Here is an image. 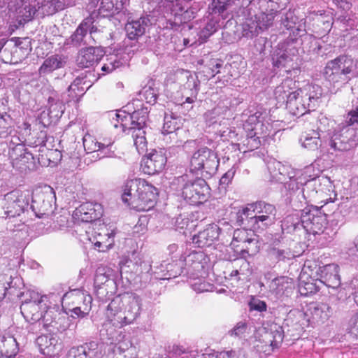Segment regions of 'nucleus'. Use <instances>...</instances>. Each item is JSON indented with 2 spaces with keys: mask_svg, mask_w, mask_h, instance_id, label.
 I'll use <instances>...</instances> for the list:
<instances>
[{
  "mask_svg": "<svg viewBox=\"0 0 358 358\" xmlns=\"http://www.w3.org/2000/svg\"><path fill=\"white\" fill-rule=\"evenodd\" d=\"M276 208L270 203L259 201L248 204L238 212L242 220H247L254 230H264L274 224Z\"/></svg>",
  "mask_w": 358,
  "mask_h": 358,
  "instance_id": "obj_4",
  "label": "nucleus"
},
{
  "mask_svg": "<svg viewBox=\"0 0 358 358\" xmlns=\"http://www.w3.org/2000/svg\"><path fill=\"white\" fill-rule=\"evenodd\" d=\"M95 239L96 241L94 242L92 241V243H94L95 248L99 252H105L113 245V238L110 236L109 233H106L104 235L99 234L98 236L95 237Z\"/></svg>",
  "mask_w": 358,
  "mask_h": 358,
  "instance_id": "obj_45",
  "label": "nucleus"
},
{
  "mask_svg": "<svg viewBox=\"0 0 358 358\" xmlns=\"http://www.w3.org/2000/svg\"><path fill=\"white\" fill-rule=\"evenodd\" d=\"M268 256L271 259L278 262L290 259L294 257L289 250H282L275 247H272L269 249Z\"/></svg>",
  "mask_w": 358,
  "mask_h": 358,
  "instance_id": "obj_50",
  "label": "nucleus"
},
{
  "mask_svg": "<svg viewBox=\"0 0 358 358\" xmlns=\"http://www.w3.org/2000/svg\"><path fill=\"white\" fill-rule=\"evenodd\" d=\"M101 206L85 203L76 208L73 213V217L83 222H91L101 216Z\"/></svg>",
  "mask_w": 358,
  "mask_h": 358,
  "instance_id": "obj_26",
  "label": "nucleus"
},
{
  "mask_svg": "<svg viewBox=\"0 0 358 358\" xmlns=\"http://www.w3.org/2000/svg\"><path fill=\"white\" fill-rule=\"evenodd\" d=\"M324 182L322 180H311L308 182H306V187L303 189V196L306 200L312 201L317 199V196L320 195L323 190L320 188L322 183Z\"/></svg>",
  "mask_w": 358,
  "mask_h": 358,
  "instance_id": "obj_39",
  "label": "nucleus"
},
{
  "mask_svg": "<svg viewBox=\"0 0 358 358\" xmlns=\"http://www.w3.org/2000/svg\"><path fill=\"white\" fill-rule=\"evenodd\" d=\"M141 299L135 294L115 297L106 310L107 320L114 326L122 327L133 322L140 315Z\"/></svg>",
  "mask_w": 358,
  "mask_h": 358,
  "instance_id": "obj_2",
  "label": "nucleus"
},
{
  "mask_svg": "<svg viewBox=\"0 0 358 358\" xmlns=\"http://www.w3.org/2000/svg\"><path fill=\"white\" fill-rule=\"evenodd\" d=\"M27 205V195L20 191H12L4 196L3 208L6 217L19 216Z\"/></svg>",
  "mask_w": 358,
  "mask_h": 358,
  "instance_id": "obj_15",
  "label": "nucleus"
},
{
  "mask_svg": "<svg viewBox=\"0 0 358 358\" xmlns=\"http://www.w3.org/2000/svg\"><path fill=\"white\" fill-rule=\"evenodd\" d=\"M279 169V176L282 178L283 182L285 180L286 178H288L289 180H294L296 177V171L293 170L289 166L282 164L281 162L278 161H274L269 164L268 169Z\"/></svg>",
  "mask_w": 358,
  "mask_h": 358,
  "instance_id": "obj_44",
  "label": "nucleus"
},
{
  "mask_svg": "<svg viewBox=\"0 0 358 358\" xmlns=\"http://www.w3.org/2000/svg\"><path fill=\"white\" fill-rule=\"evenodd\" d=\"M220 232V228L217 224H208L206 229L193 236V243L200 248L210 246L218 238Z\"/></svg>",
  "mask_w": 358,
  "mask_h": 358,
  "instance_id": "obj_27",
  "label": "nucleus"
},
{
  "mask_svg": "<svg viewBox=\"0 0 358 358\" xmlns=\"http://www.w3.org/2000/svg\"><path fill=\"white\" fill-rule=\"evenodd\" d=\"M13 123V120L9 115H0V138H6L12 134Z\"/></svg>",
  "mask_w": 358,
  "mask_h": 358,
  "instance_id": "obj_49",
  "label": "nucleus"
},
{
  "mask_svg": "<svg viewBox=\"0 0 358 358\" xmlns=\"http://www.w3.org/2000/svg\"><path fill=\"white\" fill-rule=\"evenodd\" d=\"M0 7L7 8L20 25L31 20L36 14L35 1L32 0H0Z\"/></svg>",
  "mask_w": 358,
  "mask_h": 358,
  "instance_id": "obj_9",
  "label": "nucleus"
},
{
  "mask_svg": "<svg viewBox=\"0 0 358 358\" xmlns=\"http://www.w3.org/2000/svg\"><path fill=\"white\" fill-rule=\"evenodd\" d=\"M166 163V157L163 150H153L141 162L143 171L153 175L162 171Z\"/></svg>",
  "mask_w": 358,
  "mask_h": 358,
  "instance_id": "obj_17",
  "label": "nucleus"
},
{
  "mask_svg": "<svg viewBox=\"0 0 358 358\" xmlns=\"http://www.w3.org/2000/svg\"><path fill=\"white\" fill-rule=\"evenodd\" d=\"M113 280L110 278V275L106 268H99L94 277V286L99 289H101L103 285L113 284Z\"/></svg>",
  "mask_w": 358,
  "mask_h": 358,
  "instance_id": "obj_47",
  "label": "nucleus"
},
{
  "mask_svg": "<svg viewBox=\"0 0 358 358\" xmlns=\"http://www.w3.org/2000/svg\"><path fill=\"white\" fill-rule=\"evenodd\" d=\"M293 279L287 276H278L268 284L269 292L277 299L287 297L294 289Z\"/></svg>",
  "mask_w": 358,
  "mask_h": 358,
  "instance_id": "obj_23",
  "label": "nucleus"
},
{
  "mask_svg": "<svg viewBox=\"0 0 358 358\" xmlns=\"http://www.w3.org/2000/svg\"><path fill=\"white\" fill-rule=\"evenodd\" d=\"M183 269L190 276L202 275L205 273L204 268L207 264V258L201 252H192L184 259Z\"/></svg>",
  "mask_w": 358,
  "mask_h": 358,
  "instance_id": "obj_20",
  "label": "nucleus"
},
{
  "mask_svg": "<svg viewBox=\"0 0 358 358\" xmlns=\"http://www.w3.org/2000/svg\"><path fill=\"white\" fill-rule=\"evenodd\" d=\"M164 135H169L170 143L173 145L180 146L185 143L186 137V131L184 129L176 130V131L167 132Z\"/></svg>",
  "mask_w": 358,
  "mask_h": 358,
  "instance_id": "obj_55",
  "label": "nucleus"
},
{
  "mask_svg": "<svg viewBox=\"0 0 358 358\" xmlns=\"http://www.w3.org/2000/svg\"><path fill=\"white\" fill-rule=\"evenodd\" d=\"M136 112H141V110H136ZM136 113L134 111L131 115L130 114H125L124 113H115L116 120L118 122H120V125L122 127V130L124 132H127L128 130V123L130 122L131 126H132V120L131 119H127L126 120V116H128L129 117H131L134 115V113Z\"/></svg>",
  "mask_w": 358,
  "mask_h": 358,
  "instance_id": "obj_61",
  "label": "nucleus"
},
{
  "mask_svg": "<svg viewBox=\"0 0 358 358\" xmlns=\"http://www.w3.org/2000/svg\"><path fill=\"white\" fill-rule=\"evenodd\" d=\"M263 31L254 18L248 19L243 24L242 35L248 38H252L258 36Z\"/></svg>",
  "mask_w": 358,
  "mask_h": 358,
  "instance_id": "obj_43",
  "label": "nucleus"
},
{
  "mask_svg": "<svg viewBox=\"0 0 358 358\" xmlns=\"http://www.w3.org/2000/svg\"><path fill=\"white\" fill-rule=\"evenodd\" d=\"M61 299L63 306H65L67 308L91 304L92 300L91 296L85 294L79 289H73L66 292Z\"/></svg>",
  "mask_w": 358,
  "mask_h": 358,
  "instance_id": "obj_29",
  "label": "nucleus"
},
{
  "mask_svg": "<svg viewBox=\"0 0 358 358\" xmlns=\"http://www.w3.org/2000/svg\"><path fill=\"white\" fill-rule=\"evenodd\" d=\"M25 139L24 138H20L15 135L11 136L10 145H13L12 152L10 153L11 157H13V154H17L18 152H22L25 148L24 143Z\"/></svg>",
  "mask_w": 358,
  "mask_h": 358,
  "instance_id": "obj_59",
  "label": "nucleus"
},
{
  "mask_svg": "<svg viewBox=\"0 0 358 358\" xmlns=\"http://www.w3.org/2000/svg\"><path fill=\"white\" fill-rule=\"evenodd\" d=\"M275 99L278 102L286 103V107L294 115H304V104H298L300 88L296 90V83L290 78H287L278 85L274 92Z\"/></svg>",
  "mask_w": 358,
  "mask_h": 358,
  "instance_id": "obj_5",
  "label": "nucleus"
},
{
  "mask_svg": "<svg viewBox=\"0 0 358 358\" xmlns=\"http://www.w3.org/2000/svg\"><path fill=\"white\" fill-rule=\"evenodd\" d=\"M259 4L260 12L255 15V19L264 31L273 24L276 12L273 8V1L259 0Z\"/></svg>",
  "mask_w": 358,
  "mask_h": 358,
  "instance_id": "obj_22",
  "label": "nucleus"
},
{
  "mask_svg": "<svg viewBox=\"0 0 358 358\" xmlns=\"http://www.w3.org/2000/svg\"><path fill=\"white\" fill-rule=\"evenodd\" d=\"M216 31L215 23L209 22L199 33V43H203Z\"/></svg>",
  "mask_w": 358,
  "mask_h": 358,
  "instance_id": "obj_58",
  "label": "nucleus"
},
{
  "mask_svg": "<svg viewBox=\"0 0 358 358\" xmlns=\"http://www.w3.org/2000/svg\"><path fill=\"white\" fill-rule=\"evenodd\" d=\"M262 141H263L260 138L255 136V134L250 131L246 139L244 141L243 145L245 146L246 149L248 150H253L259 148L262 143Z\"/></svg>",
  "mask_w": 358,
  "mask_h": 358,
  "instance_id": "obj_57",
  "label": "nucleus"
},
{
  "mask_svg": "<svg viewBox=\"0 0 358 358\" xmlns=\"http://www.w3.org/2000/svg\"><path fill=\"white\" fill-rule=\"evenodd\" d=\"M29 299L21 305V313L24 319L29 322H36L41 321L43 312L42 308H46L45 301L48 296L45 295L41 296L38 292L34 291H28L26 294Z\"/></svg>",
  "mask_w": 358,
  "mask_h": 358,
  "instance_id": "obj_10",
  "label": "nucleus"
},
{
  "mask_svg": "<svg viewBox=\"0 0 358 358\" xmlns=\"http://www.w3.org/2000/svg\"><path fill=\"white\" fill-rule=\"evenodd\" d=\"M322 94V88L317 85L307 84L300 88V98L302 101L300 104H304V114L307 111L314 110Z\"/></svg>",
  "mask_w": 358,
  "mask_h": 358,
  "instance_id": "obj_21",
  "label": "nucleus"
},
{
  "mask_svg": "<svg viewBox=\"0 0 358 358\" xmlns=\"http://www.w3.org/2000/svg\"><path fill=\"white\" fill-rule=\"evenodd\" d=\"M193 278L190 281L192 288L197 293L204 292H212L213 290V285L206 282L203 278H199L198 275L192 276Z\"/></svg>",
  "mask_w": 358,
  "mask_h": 358,
  "instance_id": "obj_46",
  "label": "nucleus"
},
{
  "mask_svg": "<svg viewBox=\"0 0 358 358\" xmlns=\"http://www.w3.org/2000/svg\"><path fill=\"white\" fill-rule=\"evenodd\" d=\"M254 241V238L249 237L248 231L244 229H238L234 231L233 235V240L231 243L233 247H237L238 245L237 243H241L243 244L251 243Z\"/></svg>",
  "mask_w": 358,
  "mask_h": 358,
  "instance_id": "obj_48",
  "label": "nucleus"
},
{
  "mask_svg": "<svg viewBox=\"0 0 358 358\" xmlns=\"http://www.w3.org/2000/svg\"><path fill=\"white\" fill-rule=\"evenodd\" d=\"M36 15L41 17L51 15L62 10L60 0H43L37 3Z\"/></svg>",
  "mask_w": 358,
  "mask_h": 358,
  "instance_id": "obj_37",
  "label": "nucleus"
},
{
  "mask_svg": "<svg viewBox=\"0 0 358 358\" xmlns=\"http://www.w3.org/2000/svg\"><path fill=\"white\" fill-rule=\"evenodd\" d=\"M320 171L315 167L314 165L310 164L306 166L303 170H298L296 171L295 180L297 183L303 185L306 182L311 181V180H322L324 182H327V179L322 177L319 178Z\"/></svg>",
  "mask_w": 358,
  "mask_h": 358,
  "instance_id": "obj_35",
  "label": "nucleus"
},
{
  "mask_svg": "<svg viewBox=\"0 0 358 358\" xmlns=\"http://www.w3.org/2000/svg\"><path fill=\"white\" fill-rule=\"evenodd\" d=\"M17 352V343L13 336H0V358H12Z\"/></svg>",
  "mask_w": 358,
  "mask_h": 358,
  "instance_id": "obj_33",
  "label": "nucleus"
},
{
  "mask_svg": "<svg viewBox=\"0 0 358 358\" xmlns=\"http://www.w3.org/2000/svg\"><path fill=\"white\" fill-rule=\"evenodd\" d=\"M106 60L107 62L101 67V70L104 73H110L122 64L117 55H111Z\"/></svg>",
  "mask_w": 358,
  "mask_h": 358,
  "instance_id": "obj_56",
  "label": "nucleus"
},
{
  "mask_svg": "<svg viewBox=\"0 0 358 358\" xmlns=\"http://www.w3.org/2000/svg\"><path fill=\"white\" fill-rule=\"evenodd\" d=\"M140 95L147 103L154 104L157 100V92L154 87L148 85L143 88L140 92Z\"/></svg>",
  "mask_w": 358,
  "mask_h": 358,
  "instance_id": "obj_54",
  "label": "nucleus"
},
{
  "mask_svg": "<svg viewBox=\"0 0 358 358\" xmlns=\"http://www.w3.org/2000/svg\"><path fill=\"white\" fill-rule=\"evenodd\" d=\"M301 223L308 233L316 235L324 232L327 220L317 210L313 212L303 210L301 215Z\"/></svg>",
  "mask_w": 358,
  "mask_h": 358,
  "instance_id": "obj_18",
  "label": "nucleus"
},
{
  "mask_svg": "<svg viewBox=\"0 0 358 358\" xmlns=\"http://www.w3.org/2000/svg\"><path fill=\"white\" fill-rule=\"evenodd\" d=\"M74 315L78 317H83L88 314L91 310V304H85L83 306H78L72 308H68Z\"/></svg>",
  "mask_w": 358,
  "mask_h": 358,
  "instance_id": "obj_63",
  "label": "nucleus"
},
{
  "mask_svg": "<svg viewBox=\"0 0 358 358\" xmlns=\"http://www.w3.org/2000/svg\"><path fill=\"white\" fill-rule=\"evenodd\" d=\"M40 352L44 355L54 357L59 348L58 339L52 334L41 335L36 339Z\"/></svg>",
  "mask_w": 358,
  "mask_h": 358,
  "instance_id": "obj_30",
  "label": "nucleus"
},
{
  "mask_svg": "<svg viewBox=\"0 0 358 358\" xmlns=\"http://www.w3.org/2000/svg\"><path fill=\"white\" fill-rule=\"evenodd\" d=\"M46 308L41 320L43 327L53 333L65 331L69 326L68 314L60 310L58 306Z\"/></svg>",
  "mask_w": 358,
  "mask_h": 358,
  "instance_id": "obj_14",
  "label": "nucleus"
},
{
  "mask_svg": "<svg viewBox=\"0 0 358 358\" xmlns=\"http://www.w3.org/2000/svg\"><path fill=\"white\" fill-rule=\"evenodd\" d=\"M217 154L207 147L201 148L192 156L190 169L192 172L200 171L202 175L212 176L219 166Z\"/></svg>",
  "mask_w": 358,
  "mask_h": 358,
  "instance_id": "obj_6",
  "label": "nucleus"
},
{
  "mask_svg": "<svg viewBox=\"0 0 358 358\" xmlns=\"http://www.w3.org/2000/svg\"><path fill=\"white\" fill-rule=\"evenodd\" d=\"M89 20H84L70 37L71 43L73 45L89 43L86 37L88 33Z\"/></svg>",
  "mask_w": 358,
  "mask_h": 358,
  "instance_id": "obj_40",
  "label": "nucleus"
},
{
  "mask_svg": "<svg viewBox=\"0 0 358 358\" xmlns=\"http://www.w3.org/2000/svg\"><path fill=\"white\" fill-rule=\"evenodd\" d=\"M147 114V110L142 109L141 112L134 113L131 117L126 116V120H132V126L128 128L126 133L131 135L134 144L139 153L145 150L147 145L145 131L143 129L148 119Z\"/></svg>",
  "mask_w": 358,
  "mask_h": 358,
  "instance_id": "obj_12",
  "label": "nucleus"
},
{
  "mask_svg": "<svg viewBox=\"0 0 358 358\" xmlns=\"http://www.w3.org/2000/svg\"><path fill=\"white\" fill-rule=\"evenodd\" d=\"M85 82L83 78H77L69 87V92L72 98H76L80 95L84 94L85 88L84 87Z\"/></svg>",
  "mask_w": 358,
  "mask_h": 358,
  "instance_id": "obj_53",
  "label": "nucleus"
},
{
  "mask_svg": "<svg viewBox=\"0 0 358 358\" xmlns=\"http://www.w3.org/2000/svg\"><path fill=\"white\" fill-rule=\"evenodd\" d=\"M56 196L50 186L36 189L32 195L31 208L38 217H50L55 209Z\"/></svg>",
  "mask_w": 358,
  "mask_h": 358,
  "instance_id": "obj_8",
  "label": "nucleus"
},
{
  "mask_svg": "<svg viewBox=\"0 0 358 358\" xmlns=\"http://www.w3.org/2000/svg\"><path fill=\"white\" fill-rule=\"evenodd\" d=\"M320 281L329 287H337L340 285V277L338 266L335 264H328L319 268Z\"/></svg>",
  "mask_w": 358,
  "mask_h": 358,
  "instance_id": "obj_32",
  "label": "nucleus"
},
{
  "mask_svg": "<svg viewBox=\"0 0 358 358\" xmlns=\"http://www.w3.org/2000/svg\"><path fill=\"white\" fill-rule=\"evenodd\" d=\"M260 115V113H256L249 116L245 127L248 130L252 131L255 136H258L263 142H265L275 132L273 131L272 126L268 122H263L259 120Z\"/></svg>",
  "mask_w": 358,
  "mask_h": 358,
  "instance_id": "obj_19",
  "label": "nucleus"
},
{
  "mask_svg": "<svg viewBox=\"0 0 358 358\" xmlns=\"http://www.w3.org/2000/svg\"><path fill=\"white\" fill-rule=\"evenodd\" d=\"M175 76L180 83L185 81L183 84V95L185 96V101L182 105H185L186 103H194L199 90L200 82L197 77L189 71L182 69L177 71Z\"/></svg>",
  "mask_w": 358,
  "mask_h": 358,
  "instance_id": "obj_16",
  "label": "nucleus"
},
{
  "mask_svg": "<svg viewBox=\"0 0 358 358\" xmlns=\"http://www.w3.org/2000/svg\"><path fill=\"white\" fill-rule=\"evenodd\" d=\"M157 194V189L145 180H131L127 182L122 199L136 210L147 211L155 206Z\"/></svg>",
  "mask_w": 358,
  "mask_h": 358,
  "instance_id": "obj_3",
  "label": "nucleus"
},
{
  "mask_svg": "<svg viewBox=\"0 0 358 358\" xmlns=\"http://www.w3.org/2000/svg\"><path fill=\"white\" fill-rule=\"evenodd\" d=\"M99 142L103 148V157H113L114 151L111 150V146L114 140L110 137L103 138Z\"/></svg>",
  "mask_w": 358,
  "mask_h": 358,
  "instance_id": "obj_62",
  "label": "nucleus"
},
{
  "mask_svg": "<svg viewBox=\"0 0 358 358\" xmlns=\"http://www.w3.org/2000/svg\"><path fill=\"white\" fill-rule=\"evenodd\" d=\"M87 358H101L103 355L102 345L95 341L84 345Z\"/></svg>",
  "mask_w": 358,
  "mask_h": 358,
  "instance_id": "obj_52",
  "label": "nucleus"
},
{
  "mask_svg": "<svg viewBox=\"0 0 358 358\" xmlns=\"http://www.w3.org/2000/svg\"><path fill=\"white\" fill-rule=\"evenodd\" d=\"M266 343H269L273 348H277L283 340V334L280 327L278 329L266 334Z\"/></svg>",
  "mask_w": 358,
  "mask_h": 358,
  "instance_id": "obj_51",
  "label": "nucleus"
},
{
  "mask_svg": "<svg viewBox=\"0 0 358 358\" xmlns=\"http://www.w3.org/2000/svg\"><path fill=\"white\" fill-rule=\"evenodd\" d=\"M15 52H22V55H27L31 50L30 41L28 38L18 39L15 44Z\"/></svg>",
  "mask_w": 358,
  "mask_h": 358,
  "instance_id": "obj_60",
  "label": "nucleus"
},
{
  "mask_svg": "<svg viewBox=\"0 0 358 358\" xmlns=\"http://www.w3.org/2000/svg\"><path fill=\"white\" fill-rule=\"evenodd\" d=\"M150 24L151 21L148 15L128 21L125 25V31L128 38L131 40L137 39L145 33L147 28Z\"/></svg>",
  "mask_w": 358,
  "mask_h": 358,
  "instance_id": "obj_28",
  "label": "nucleus"
},
{
  "mask_svg": "<svg viewBox=\"0 0 358 358\" xmlns=\"http://www.w3.org/2000/svg\"><path fill=\"white\" fill-rule=\"evenodd\" d=\"M46 308L41 320L43 327L53 333L65 331L69 326L68 314L60 310L58 306Z\"/></svg>",
  "mask_w": 358,
  "mask_h": 358,
  "instance_id": "obj_13",
  "label": "nucleus"
},
{
  "mask_svg": "<svg viewBox=\"0 0 358 358\" xmlns=\"http://www.w3.org/2000/svg\"><path fill=\"white\" fill-rule=\"evenodd\" d=\"M210 194V187L201 178L187 180L182 188V196L192 205H197L206 201Z\"/></svg>",
  "mask_w": 358,
  "mask_h": 358,
  "instance_id": "obj_11",
  "label": "nucleus"
},
{
  "mask_svg": "<svg viewBox=\"0 0 358 358\" xmlns=\"http://www.w3.org/2000/svg\"><path fill=\"white\" fill-rule=\"evenodd\" d=\"M347 124L339 129L335 130L327 141L321 140V134L318 131L313 130L299 139L301 145L310 151L327 150L331 155L351 150L358 145V106L348 113Z\"/></svg>",
  "mask_w": 358,
  "mask_h": 358,
  "instance_id": "obj_1",
  "label": "nucleus"
},
{
  "mask_svg": "<svg viewBox=\"0 0 358 358\" xmlns=\"http://www.w3.org/2000/svg\"><path fill=\"white\" fill-rule=\"evenodd\" d=\"M164 125L162 127V134L167 132L176 131L182 129V120L180 117L174 115L173 114H165L164 120Z\"/></svg>",
  "mask_w": 358,
  "mask_h": 358,
  "instance_id": "obj_42",
  "label": "nucleus"
},
{
  "mask_svg": "<svg viewBox=\"0 0 358 358\" xmlns=\"http://www.w3.org/2000/svg\"><path fill=\"white\" fill-rule=\"evenodd\" d=\"M94 15L95 12L93 11L90 17L85 19L89 20L90 21L89 24H90L88 26V32L90 34V38L93 40H95L96 36L97 39L100 38L96 36L97 34L106 32V34H110V33L105 29L111 26V22L109 19L97 17L95 20L94 17Z\"/></svg>",
  "mask_w": 358,
  "mask_h": 358,
  "instance_id": "obj_31",
  "label": "nucleus"
},
{
  "mask_svg": "<svg viewBox=\"0 0 358 358\" xmlns=\"http://www.w3.org/2000/svg\"><path fill=\"white\" fill-rule=\"evenodd\" d=\"M104 55L103 50L96 47H88L81 49L77 55L76 63L80 68L93 66Z\"/></svg>",
  "mask_w": 358,
  "mask_h": 358,
  "instance_id": "obj_24",
  "label": "nucleus"
},
{
  "mask_svg": "<svg viewBox=\"0 0 358 358\" xmlns=\"http://www.w3.org/2000/svg\"><path fill=\"white\" fill-rule=\"evenodd\" d=\"M14 156L15 157L13 159V164L17 169H29V165L34 163V157L31 152L27 151V148H24L21 152L13 154Z\"/></svg>",
  "mask_w": 358,
  "mask_h": 358,
  "instance_id": "obj_41",
  "label": "nucleus"
},
{
  "mask_svg": "<svg viewBox=\"0 0 358 358\" xmlns=\"http://www.w3.org/2000/svg\"><path fill=\"white\" fill-rule=\"evenodd\" d=\"M124 0H90L89 9L98 8V14L103 17H108L118 13L123 8Z\"/></svg>",
  "mask_w": 358,
  "mask_h": 358,
  "instance_id": "obj_25",
  "label": "nucleus"
},
{
  "mask_svg": "<svg viewBox=\"0 0 358 358\" xmlns=\"http://www.w3.org/2000/svg\"><path fill=\"white\" fill-rule=\"evenodd\" d=\"M309 310L313 320L317 323L326 322L332 314V309L330 306L324 303L313 304Z\"/></svg>",
  "mask_w": 358,
  "mask_h": 358,
  "instance_id": "obj_36",
  "label": "nucleus"
},
{
  "mask_svg": "<svg viewBox=\"0 0 358 358\" xmlns=\"http://www.w3.org/2000/svg\"><path fill=\"white\" fill-rule=\"evenodd\" d=\"M247 330V325L243 322H239L236 325L229 331L231 336L242 337L244 336Z\"/></svg>",
  "mask_w": 358,
  "mask_h": 358,
  "instance_id": "obj_64",
  "label": "nucleus"
},
{
  "mask_svg": "<svg viewBox=\"0 0 358 358\" xmlns=\"http://www.w3.org/2000/svg\"><path fill=\"white\" fill-rule=\"evenodd\" d=\"M355 67L352 58L348 56H340L329 62L324 69L326 78L333 84L345 83L348 81V76Z\"/></svg>",
  "mask_w": 358,
  "mask_h": 358,
  "instance_id": "obj_7",
  "label": "nucleus"
},
{
  "mask_svg": "<svg viewBox=\"0 0 358 358\" xmlns=\"http://www.w3.org/2000/svg\"><path fill=\"white\" fill-rule=\"evenodd\" d=\"M297 52V50L292 47V45H289V48L285 50H280L277 53L276 57L273 58L274 66L278 68L290 66L293 61V57L296 55Z\"/></svg>",
  "mask_w": 358,
  "mask_h": 358,
  "instance_id": "obj_38",
  "label": "nucleus"
},
{
  "mask_svg": "<svg viewBox=\"0 0 358 358\" xmlns=\"http://www.w3.org/2000/svg\"><path fill=\"white\" fill-rule=\"evenodd\" d=\"M66 63L65 57L59 55H53L47 57L38 69L41 76L49 74L54 71L64 67Z\"/></svg>",
  "mask_w": 358,
  "mask_h": 358,
  "instance_id": "obj_34",
  "label": "nucleus"
}]
</instances>
